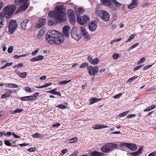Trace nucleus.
Wrapping results in <instances>:
<instances>
[{
  "mask_svg": "<svg viewBox=\"0 0 156 156\" xmlns=\"http://www.w3.org/2000/svg\"><path fill=\"white\" fill-rule=\"evenodd\" d=\"M55 11H50L48 13V16L56 20H51L48 22L49 26H52L56 25L57 22L61 23L65 21L64 17L66 16L65 12L62 10V7L57 6L56 8Z\"/></svg>",
  "mask_w": 156,
  "mask_h": 156,
  "instance_id": "1",
  "label": "nucleus"
},
{
  "mask_svg": "<svg viewBox=\"0 0 156 156\" xmlns=\"http://www.w3.org/2000/svg\"><path fill=\"white\" fill-rule=\"evenodd\" d=\"M45 38L48 42L51 44H60L63 43L64 38L58 31L50 30L47 33Z\"/></svg>",
  "mask_w": 156,
  "mask_h": 156,
  "instance_id": "2",
  "label": "nucleus"
},
{
  "mask_svg": "<svg viewBox=\"0 0 156 156\" xmlns=\"http://www.w3.org/2000/svg\"><path fill=\"white\" fill-rule=\"evenodd\" d=\"M117 144L112 143H108L103 145L101 148V151L104 153H109L115 149L118 148Z\"/></svg>",
  "mask_w": 156,
  "mask_h": 156,
  "instance_id": "3",
  "label": "nucleus"
},
{
  "mask_svg": "<svg viewBox=\"0 0 156 156\" xmlns=\"http://www.w3.org/2000/svg\"><path fill=\"white\" fill-rule=\"evenodd\" d=\"M77 20L79 24L85 26L87 25V23H88L90 21L89 17L85 15H84V16H81L80 17L77 16Z\"/></svg>",
  "mask_w": 156,
  "mask_h": 156,
  "instance_id": "4",
  "label": "nucleus"
},
{
  "mask_svg": "<svg viewBox=\"0 0 156 156\" xmlns=\"http://www.w3.org/2000/svg\"><path fill=\"white\" fill-rule=\"evenodd\" d=\"M17 25L16 20H11L9 22L8 27L9 32L11 34H13L14 30L17 28Z\"/></svg>",
  "mask_w": 156,
  "mask_h": 156,
  "instance_id": "5",
  "label": "nucleus"
},
{
  "mask_svg": "<svg viewBox=\"0 0 156 156\" xmlns=\"http://www.w3.org/2000/svg\"><path fill=\"white\" fill-rule=\"evenodd\" d=\"M98 15L105 21H108L109 20L110 15L108 12L105 11H99L98 12Z\"/></svg>",
  "mask_w": 156,
  "mask_h": 156,
  "instance_id": "6",
  "label": "nucleus"
},
{
  "mask_svg": "<svg viewBox=\"0 0 156 156\" xmlns=\"http://www.w3.org/2000/svg\"><path fill=\"white\" fill-rule=\"evenodd\" d=\"M29 0H15V3L16 5L20 4L23 2H24L21 4L20 8L21 10H25L28 7V3L27 2Z\"/></svg>",
  "mask_w": 156,
  "mask_h": 156,
  "instance_id": "7",
  "label": "nucleus"
},
{
  "mask_svg": "<svg viewBox=\"0 0 156 156\" xmlns=\"http://www.w3.org/2000/svg\"><path fill=\"white\" fill-rule=\"evenodd\" d=\"M15 10V9L10 6L5 7L3 11V13L7 17L12 16Z\"/></svg>",
  "mask_w": 156,
  "mask_h": 156,
  "instance_id": "8",
  "label": "nucleus"
},
{
  "mask_svg": "<svg viewBox=\"0 0 156 156\" xmlns=\"http://www.w3.org/2000/svg\"><path fill=\"white\" fill-rule=\"evenodd\" d=\"M87 69L89 74L90 76H94L98 72L99 70V68L98 66H95L94 68L90 66L87 67Z\"/></svg>",
  "mask_w": 156,
  "mask_h": 156,
  "instance_id": "9",
  "label": "nucleus"
},
{
  "mask_svg": "<svg viewBox=\"0 0 156 156\" xmlns=\"http://www.w3.org/2000/svg\"><path fill=\"white\" fill-rule=\"evenodd\" d=\"M120 144L122 147L126 146L132 151H135L137 148L136 145L134 144L123 142Z\"/></svg>",
  "mask_w": 156,
  "mask_h": 156,
  "instance_id": "10",
  "label": "nucleus"
},
{
  "mask_svg": "<svg viewBox=\"0 0 156 156\" xmlns=\"http://www.w3.org/2000/svg\"><path fill=\"white\" fill-rule=\"evenodd\" d=\"M71 36L76 41H79L81 37V34H78L76 31L72 29L71 31Z\"/></svg>",
  "mask_w": 156,
  "mask_h": 156,
  "instance_id": "11",
  "label": "nucleus"
},
{
  "mask_svg": "<svg viewBox=\"0 0 156 156\" xmlns=\"http://www.w3.org/2000/svg\"><path fill=\"white\" fill-rule=\"evenodd\" d=\"M101 4L105 5L109 7L111 9L114 8V6L112 5L110 0H100Z\"/></svg>",
  "mask_w": 156,
  "mask_h": 156,
  "instance_id": "12",
  "label": "nucleus"
},
{
  "mask_svg": "<svg viewBox=\"0 0 156 156\" xmlns=\"http://www.w3.org/2000/svg\"><path fill=\"white\" fill-rule=\"evenodd\" d=\"M63 36L68 37H69V32L70 30V28L68 25L64 26L62 28Z\"/></svg>",
  "mask_w": 156,
  "mask_h": 156,
  "instance_id": "13",
  "label": "nucleus"
},
{
  "mask_svg": "<svg viewBox=\"0 0 156 156\" xmlns=\"http://www.w3.org/2000/svg\"><path fill=\"white\" fill-rule=\"evenodd\" d=\"M96 23L95 21H92L90 23L89 25V29L90 30L94 31L96 30L97 27Z\"/></svg>",
  "mask_w": 156,
  "mask_h": 156,
  "instance_id": "14",
  "label": "nucleus"
},
{
  "mask_svg": "<svg viewBox=\"0 0 156 156\" xmlns=\"http://www.w3.org/2000/svg\"><path fill=\"white\" fill-rule=\"evenodd\" d=\"M46 23V20L44 18H42L40 20L38 23L36 25L37 28H39L43 26Z\"/></svg>",
  "mask_w": 156,
  "mask_h": 156,
  "instance_id": "15",
  "label": "nucleus"
},
{
  "mask_svg": "<svg viewBox=\"0 0 156 156\" xmlns=\"http://www.w3.org/2000/svg\"><path fill=\"white\" fill-rule=\"evenodd\" d=\"M138 4L137 0H132L131 4L129 5L128 7L129 9H132L135 7Z\"/></svg>",
  "mask_w": 156,
  "mask_h": 156,
  "instance_id": "16",
  "label": "nucleus"
},
{
  "mask_svg": "<svg viewBox=\"0 0 156 156\" xmlns=\"http://www.w3.org/2000/svg\"><path fill=\"white\" fill-rule=\"evenodd\" d=\"M108 127V126L102 124H96L95 125L93 128L94 129H101L103 128H106Z\"/></svg>",
  "mask_w": 156,
  "mask_h": 156,
  "instance_id": "17",
  "label": "nucleus"
},
{
  "mask_svg": "<svg viewBox=\"0 0 156 156\" xmlns=\"http://www.w3.org/2000/svg\"><path fill=\"white\" fill-rule=\"evenodd\" d=\"M104 155V154L96 151H92L90 153L91 156H103Z\"/></svg>",
  "mask_w": 156,
  "mask_h": 156,
  "instance_id": "18",
  "label": "nucleus"
},
{
  "mask_svg": "<svg viewBox=\"0 0 156 156\" xmlns=\"http://www.w3.org/2000/svg\"><path fill=\"white\" fill-rule=\"evenodd\" d=\"M57 89L56 88H54L53 90H52L50 91H46L48 93H50L51 94L54 95L56 94L58 95L59 96H61V94L60 92L56 91Z\"/></svg>",
  "mask_w": 156,
  "mask_h": 156,
  "instance_id": "19",
  "label": "nucleus"
},
{
  "mask_svg": "<svg viewBox=\"0 0 156 156\" xmlns=\"http://www.w3.org/2000/svg\"><path fill=\"white\" fill-rule=\"evenodd\" d=\"M81 33L85 38H87L89 37L88 33L86 31L85 29L83 27L81 28ZM82 35V34H81Z\"/></svg>",
  "mask_w": 156,
  "mask_h": 156,
  "instance_id": "20",
  "label": "nucleus"
},
{
  "mask_svg": "<svg viewBox=\"0 0 156 156\" xmlns=\"http://www.w3.org/2000/svg\"><path fill=\"white\" fill-rule=\"evenodd\" d=\"M29 21L28 19H25L22 22L21 26L23 29L24 30L26 29L27 23Z\"/></svg>",
  "mask_w": 156,
  "mask_h": 156,
  "instance_id": "21",
  "label": "nucleus"
},
{
  "mask_svg": "<svg viewBox=\"0 0 156 156\" xmlns=\"http://www.w3.org/2000/svg\"><path fill=\"white\" fill-rule=\"evenodd\" d=\"M12 90H8L7 91L2 95V98H5L10 96L12 93Z\"/></svg>",
  "mask_w": 156,
  "mask_h": 156,
  "instance_id": "22",
  "label": "nucleus"
},
{
  "mask_svg": "<svg viewBox=\"0 0 156 156\" xmlns=\"http://www.w3.org/2000/svg\"><path fill=\"white\" fill-rule=\"evenodd\" d=\"M32 96L21 97L20 100L23 101H30L33 100Z\"/></svg>",
  "mask_w": 156,
  "mask_h": 156,
  "instance_id": "23",
  "label": "nucleus"
},
{
  "mask_svg": "<svg viewBox=\"0 0 156 156\" xmlns=\"http://www.w3.org/2000/svg\"><path fill=\"white\" fill-rule=\"evenodd\" d=\"M69 20L71 24L73 25L76 21V18L74 15L68 16Z\"/></svg>",
  "mask_w": 156,
  "mask_h": 156,
  "instance_id": "24",
  "label": "nucleus"
},
{
  "mask_svg": "<svg viewBox=\"0 0 156 156\" xmlns=\"http://www.w3.org/2000/svg\"><path fill=\"white\" fill-rule=\"evenodd\" d=\"M77 140V137H75L70 139H68L66 140V143H73L76 141Z\"/></svg>",
  "mask_w": 156,
  "mask_h": 156,
  "instance_id": "25",
  "label": "nucleus"
},
{
  "mask_svg": "<svg viewBox=\"0 0 156 156\" xmlns=\"http://www.w3.org/2000/svg\"><path fill=\"white\" fill-rule=\"evenodd\" d=\"M99 62V60L98 58H95L93 60L92 62H91V63L94 65H96Z\"/></svg>",
  "mask_w": 156,
  "mask_h": 156,
  "instance_id": "26",
  "label": "nucleus"
},
{
  "mask_svg": "<svg viewBox=\"0 0 156 156\" xmlns=\"http://www.w3.org/2000/svg\"><path fill=\"white\" fill-rule=\"evenodd\" d=\"M56 107L59 108L64 109L67 108V107L64 105L60 104L59 105L56 106Z\"/></svg>",
  "mask_w": 156,
  "mask_h": 156,
  "instance_id": "27",
  "label": "nucleus"
},
{
  "mask_svg": "<svg viewBox=\"0 0 156 156\" xmlns=\"http://www.w3.org/2000/svg\"><path fill=\"white\" fill-rule=\"evenodd\" d=\"M68 17L74 15L73 10L71 9H68L67 13Z\"/></svg>",
  "mask_w": 156,
  "mask_h": 156,
  "instance_id": "28",
  "label": "nucleus"
},
{
  "mask_svg": "<svg viewBox=\"0 0 156 156\" xmlns=\"http://www.w3.org/2000/svg\"><path fill=\"white\" fill-rule=\"evenodd\" d=\"M27 75V73L26 72H23L19 73V76L22 78H25Z\"/></svg>",
  "mask_w": 156,
  "mask_h": 156,
  "instance_id": "29",
  "label": "nucleus"
},
{
  "mask_svg": "<svg viewBox=\"0 0 156 156\" xmlns=\"http://www.w3.org/2000/svg\"><path fill=\"white\" fill-rule=\"evenodd\" d=\"M71 81V80H69L68 81L63 80L59 82L58 83L60 84L66 85Z\"/></svg>",
  "mask_w": 156,
  "mask_h": 156,
  "instance_id": "30",
  "label": "nucleus"
},
{
  "mask_svg": "<svg viewBox=\"0 0 156 156\" xmlns=\"http://www.w3.org/2000/svg\"><path fill=\"white\" fill-rule=\"evenodd\" d=\"M8 86L9 88H17L18 87L17 84H15L8 83Z\"/></svg>",
  "mask_w": 156,
  "mask_h": 156,
  "instance_id": "31",
  "label": "nucleus"
},
{
  "mask_svg": "<svg viewBox=\"0 0 156 156\" xmlns=\"http://www.w3.org/2000/svg\"><path fill=\"white\" fill-rule=\"evenodd\" d=\"M88 63L87 62H84L82 63L80 66V68H84L85 67H88Z\"/></svg>",
  "mask_w": 156,
  "mask_h": 156,
  "instance_id": "32",
  "label": "nucleus"
},
{
  "mask_svg": "<svg viewBox=\"0 0 156 156\" xmlns=\"http://www.w3.org/2000/svg\"><path fill=\"white\" fill-rule=\"evenodd\" d=\"M112 2L114 4L118 7H120L121 6V4L118 2L116 0H112Z\"/></svg>",
  "mask_w": 156,
  "mask_h": 156,
  "instance_id": "33",
  "label": "nucleus"
},
{
  "mask_svg": "<svg viewBox=\"0 0 156 156\" xmlns=\"http://www.w3.org/2000/svg\"><path fill=\"white\" fill-rule=\"evenodd\" d=\"M139 44L138 43H136L133 45L130 48H129L128 49V51H129L133 49L134 48L136 47Z\"/></svg>",
  "mask_w": 156,
  "mask_h": 156,
  "instance_id": "34",
  "label": "nucleus"
},
{
  "mask_svg": "<svg viewBox=\"0 0 156 156\" xmlns=\"http://www.w3.org/2000/svg\"><path fill=\"white\" fill-rule=\"evenodd\" d=\"M97 98L95 97H94L91 99L90 100V104H92L94 103L97 102Z\"/></svg>",
  "mask_w": 156,
  "mask_h": 156,
  "instance_id": "35",
  "label": "nucleus"
},
{
  "mask_svg": "<svg viewBox=\"0 0 156 156\" xmlns=\"http://www.w3.org/2000/svg\"><path fill=\"white\" fill-rule=\"evenodd\" d=\"M129 112V111H126L122 113L119 115V116L120 117H123L125 116L126 114H127Z\"/></svg>",
  "mask_w": 156,
  "mask_h": 156,
  "instance_id": "36",
  "label": "nucleus"
},
{
  "mask_svg": "<svg viewBox=\"0 0 156 156\" xmlns=\"http://www.w3.org/2000/svg\"><path fill=\"white\" fill-rule=\"evenodd\" d=\"M138 77L137 76H135L132 77H131L129 79H128L127 81V83H128L130 81H132L133 80H134V79H136Z\"/></svg>",
  "mask_w": 156,
  "mask_h": 156,
  "instance_id": "37",
  "label": "nucleus"
},
{
  "mask_svg": "<svg viewBox=\"0 0 156 156\" xmlns=\"http://www.w3.org/2000/svg\"><path fill=\"white\" fill-rule=\"evenodd\" d=\"M5 144L6 145H7V146H12L13 147H14L13 146H12V144L11 143L9 142V140H5Z\"/></svg>",
  "mask_w": 156,
  "mask_h": 156,
  "instance_id": "38",
  "label": "nucleus"
},
{
  "mask_svg": "<svg viewBox=\"0 0 156 156\" xmlns=\"http://www.w3.org/2000/svg\"><path fill=\"white\" fill-rule=\"evenodd\" d=\"M44 34V32H41V31L40 30L39 31V33H38V34L37 35V37L39 38L40 39V38L42 36H43Z\"/></svg>",
  "mask_w": 156,
  "mask_h": 156,
  "instance_id": "39",
  "label": "nucleus"
},
{
  "mask_svg": "<svg viewBox=\"0 0 156 156\" xmlns=\"http://www.w3.org/2000/svg\"><path fill=\"white\" fill-rule=\"evenodd\" d=\"M143 148L142 147H140L137 151H136L138 155L141 154L142 153L143 151Z\"/></svg>",
  "mask_w": 156,
  "mask_h": 156,
  "instance_id": "40",
  "label": "nucleus"
},
{
  "mask_svg": "<svg viewBox=\"0 0 156 156\" xmlns=\"http://www.w3.org/2000/svg\"><path fill=\"white\" fill-rule=\"evenodd\" d=\"M113 57L114 59H116L119 57V55L118 54L114 53L113 55Z\"/></svg>",
  "mask_w": 156,
  "mask_h": 156,
  "instance_id": "41",
  "label": "nucleus"
},
{
  "mask_svg": "<svg viewBox=\"0 0 156 156\" xmlns=\"http://www.w3.org/2000/svg\"><path fill=\"white\" fill-rule=\"evenodd\" d=\"M13 50V47L12 46H10L8 50V52L9 53H12Z\"/></svg>",
  "mask_w": 156,
  "mask_h": 156,
  "instance_id": "42",
  "label": "nucleus"
},
{
  "mask_svg": "<svg viewBox=\"0 0 156 156\" xmlns=\"http://www.w3.org/2000/svg\"><path fill=\"white\" fill-rule=\"evenodd\" d=\"M77 10L78 12L80 14H82L84 12V10L81 8H78Z\"/></svg>",
  "mask_w": 156,
  "mask_h": 156,
  "instance_id": "43",
  "label": "nucleus"
},
{
  "mask_svg": "<svg viewBox=\"0 0 156 156\" xmlns=\"http://www.w3.org/2000/svg\"><path fill=\"white\" fill-rule=\"evenodd\" d=\"M135 36V35H134V34L131 35L129 37L126 42H127L130 41L131 40H132L134 38Z\"/></svg>",
  "mask_w": 156,
  "mask_h": 156,
  "instance_id": "44",
  "label": "nucleus"
},
{
  "mask_svg": "<svg viewBox=\"0 0 156 156\" xmlns=\"http://www.w3.org/2000/svg\"><path fill=\"white\" fill-rule=\"evenodd\" d=\"M39 95V93L38 92H36L34 94L33 96H32V98H33V100L35 99L37 96Z\"/></svg>",
  "mask_w": 156,
  "mask_h": 156,
  "instance_id": "45",
  "label": "nucleus"
},
{
  "mask_svg": "<svg viewBox=\"0 0 156 156\" xmlns=\"http://www.w3.org/2000/svg\"><path fill=\"white\" fill-rule=\"evenodd\" d=\"M23 109H17L15 110V113H20L23 111Z\"/></svg>",
  "mask_w": 156,
  "mask_h": 156,
  "instance_id": "46",
  "label": "nucleus"
},
{
  "mask_svg": "<svg viewBox=\"0 0 156 156\" xmlns=\"http://www.w3.org/2000/svg\"><path fill=\"white\" fill-rule=\"evenodd\" d=\"M25 89L26 91H27L29 92H31V88L28 87H25Z\"/></svg>",
  "mask_w": 156,
  "mask_h": 156,
  "instance_id": "47",
  "label": "nucleus"
},
{
  "mask_svg": "<svg viewBox=\"0 0 156 156\" xmlns=\"http://www.w3.org/2000/svg\"><path fill=\"white\" fill-rule=\"evenodd\" d=\"M122 94V93H119L118 94L116 95L113 97L115 99H116L119 98L121 96Z\"/></svg>",
  "mask_w": 156,
  "mask_h": 156,
  "instance_id": "48",
  "label": "nucleus"
},
{
  "mask_svg": "<svg viewBox=\"0 0 156 156\" xmlns=\"http://www.w3.org/2000/svg\"><path fill=\"white\" fill-rule=\"evenodd\" d=\"M87 59L90 63L92 62L93 59L91 55H89L88 56Z\"/></svg>",
  "mask_w": 156,
  "mask_h": 156,
  "instance_id": "49",
  "label": "nucleus"
},
{
  "mask_svg": "<svg viewBox=\"0 0 156 156\" xmlns=\"http://www.w3.org/2000/svg\"><path fill=\"white\" fill-rule=\"evenodd\" d=\"M37 59H38V60H41L43 59L44 57L42 55H39L37 56Z\"/></svg>",
  "mask_w": 156,
  "mask_h": 156,
  "instance_id": "50",
  "label": "nucleus"
},
{
  "mask_svg": "<svg viewBox=\"0 0 156 156\" xmlns=\"http://www.w3.org/2000/svg\"><path fill=\"white\" fill-rule=\"evenodd\" d=\"M39 134L36 133L35 134L32 135V136L34 137L39 138L40 137L39 136Z\"/></svg>",
  "mask_w": 156,
  "mask_h": 156,
  "instance_id": "51",
  "label": "nucleus"
},
{
  "mask_svg": "<svg viewBox=\"0 0 156 156\" xmlns=\"http://www.w3.org/2000/svg\"><path fill=\"white\" fill-rule=\"evenodd\" d=\"M4 21V19L3 18H0V26H2L4 24H3V23Z\"/></svg>",
  "mask_w": 156,
  "mask_h": 156,
  "instance_id": "52",
  "label": "nucleus"
},
{
  "mask_svg": "<svg viewBox=\"0 0 156 156\" xmlns=\"http://www.w3.org/2000/svg\"><path fill=\"white\" fill-rule=\"evenodd\" d=\"M52 84V83L50 82L48 83H46L44 84V87H48Z\"/></svg>",
  "mask_w": 156,
  "mask_h": 156,
  "instance_id": "53",
  "label": "nucleus"
},
{
  "mask_svg": "<svg viewBox=\"0 0 156 156\" xmlns=\"http://www.w3.org/2000/svg\"><path fill=\"white\" fill-rule=\"evenodd\" d=\"M152 66V65L146 66L143 69L145 70L147 69H149L150 67H151Z\"/></svg>",
  "mask_w": 156,
  "mask_h": 156,
  "instance_id": "54",
  "label": "nucleus"
},
{
  "mask_svg": "<svg viewBox=\"0 0 156 156\" xmlns=\"http://www.w3.org/2000/svg\"><path fill=\"white\" fill-rule=\"evenodd\" d=\"M130 154L133 155V156H136L138 155L136 151L132 153H130Z\"/></svg>",
  "mask_w": 156,
  "mask_h": 156,
  "instance_id": "55",
  "label": "nucleus"
},
{
  "mask_svg": "<svg viewBox=\"0 0 156 156\" xmlns=\"http://www.w3.org/2000/svg\"><path fill=\"white\" fill-rule=\"evenodd\" d=\"M38 61V59H37V58L36 57L35 58H33L30 59V61L32 62H35L36 61Z\"/></svg>",
  "mask_w": 156,
  "mask_h": 156,
  "instance_id": "56",
  "label": "nucleus"
},
{
  "mask_svg": "<svg viewBox=\"0 0 156 156\" xmlns=\"http://www.w3.org/2000/svg\"><path fill=\"white\" fill-rule=\"evenodd\" d=\"M156 155V152H153L150 153L148 156H155Z\"/></svg>",
  "mask_w": 156,
  "mask_h": 156,
  "instance_id": "57",
  "label": "nucleus"
},
{
  "mask_svg": "<svg viewBox=\"0 0 156 156\" xmlns=\"http://www.w3.org/2000/svg\"><path fill=\"white\" fill-rule=\"evenodd\" d=\"M136 114H130L127 117V118H130L133 117H135L136 116Z\"/></svg>",
  "mask_w": 156,
  "mask_h": 156,
  "instance_id": "58",
  "label": "nucleus"
},
{
  "mask_svg": "<svg viewBox=\"0 0 156 156\" xmlns=\"http://www.w3.org/2000/svg\"><path fill=\"white\" fill-rule=\"evenodd\" d=\"M35 150H36V149H35V147H31V148H29L28 149V151L29 152H33V151H34Z\"/></svg>",
  "mask_w": 156,
  "mask_h": 156,
  "instance_id": "59",
  "label": "nucleus"
},
{
  "mask_svg": "<svg viewBox=\"0 0 156 156\" xmlns=\"http://www.w3.org/2000/svg\"><path fill=\"white\" fill-rule=\"evenodd\" d=\"M12 135L14 136V137L16 138H20V137L19 136L16 135V134H15L14 133L12 132Z\"/></svg>",
  "mask_w": 156,
  "mask_h": 156,
  "instance_id": "60",
  "label": "nucleus"
},
{
  "mask_svg": "<svg viewBox=\"0 0 156 156\" xmlns=\"http://www.w3.org/2000/svg\"><path fill=\"white\" fill-rule=\"evenodd\" d=\"M67 151V149H64L62 150V153L63 154H64L66 153Z\"/></svg>",
  "mask_w": 156,
  "mask_h": 156,
  "instance_id": "61",
  "label": "nucleus"
},
{
  "mask_svg": "<svg viewBox=\"0 0 156 156\" xmlns=\"http://www.w3.org/2000/svg\"><path fill=\"white\" fill-rule=\"evenodd\" d=\"M155 105H152L151 106L149 107V108H150V110H151L154 108H155Z\"/></svg>",
  "mask_w": 156,
  "mask_h": 156,
  "instance_id": "62",
  "label": "nucleus"
},
{
  "mask_svg": "<svg viewBox=\"0 0 156 156\" xmlns=\"http://www.w3.org/2000/svg\"><path fill=\"white\" fill-rule=\"evenodd\" d=\"M13 64V63L12 62H10V63H7L5 64V65L6 66V67H7L9 66H11Z\"/></svg>",
  "mask_w": 156,
  "mask_h": 156,
  "instance_id": "63",
  "label": "nucleus"
},
{
  "mask_svg": "<svg viewBox=\"0 0 156 156\" xmlns=\"http://www.w3.org/2000/svg\"><path fill=\"white\" fill-rule=\"evenodd\" d=\"M29 145L28 144H26V143H23L22 144H19V146H20V147L27 146V145Z\"/></svg>",
  "mask_w": 156,
  "mask_h": 156,
  "instance_id": "64",
  "label": "nucleus"
}]
</instances>
